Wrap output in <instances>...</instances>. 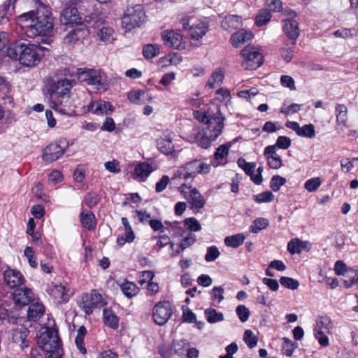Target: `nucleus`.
I'll use <instances>...</instances> for the list:
<instances>
[{"mask_svg": "<svg viewBox=\"0 0 358 358\" xmlns=\"http://www.w3.org/2000/svg\"><path fill=\"white\" fill-rule=\"evenodd\" d=\"M194 116L199 121L203 122L205 127L202 129L194 128L190 138L202 148L206 149L222 133L224 127V117L220 112H217L216 115L212 116L206 113L196 111L194 113Z\"/></svg>", "mask_w": 358, "mask_h": 358, "instance_id": "obj_1", "label": "nucleus"}, {"mask_svg": "<svg viewBox=\"0 0 358 358\" xmlns=\"http://www.w3.org/2000/svg\"><path fill=\"white\" fill-rule=\"evenodd\" d=\"M45 11L38 10L36 13L29 11L19 15L18 22L26 29L25 33L30 38L49 34L53 29V22L48 8Z\"/></svg>", "mask_w": 358, "mask_h": 358, "instance_id": "obj_2", "label": "nucleus"}, {"mask_svg": "<svg viewBox=\"0 0 358 358\" xmlns=\"http://www.w3.org/2000/svg\"><path fill=\"white\" fill-rule=\"evenodd\" d=\"M41 50L34 44L16 43L10 45L7 49V55L11 59L18 60L27 67H34L41 61Z\"/></svg>", "mask_w": 358, "mask_h": 358, "instance_id": "obj_3", "label": "nucleus"}, {"mask_svg": "<svg viewBox=\"0 0 358 358\" xmlns=\"http://www.w3.org/2000/svg\"><path fill=\"white\" fill-rule=\"evenodd\" d=\"M210 171V165L199 160H194L179 166L171 177V182L177 185L192 186V182L199 173L205 174Z\"/></svg>", "mask_w": 358, "mask_h": 358, "instance_id": "obj_4", "label": "nucleus"}, {"mask_svg": "<svg viewBox=\"0 0 358 358\" xmlns=\"http://www.w3.org/2000/svg\"><path fill=\"white\" fill-rule=\"evenodd\" d=\"M145 19V13L141 4L129 6L126 8L122 17V27L126 31L140 27Z\"/></svg>", "mask_w": 358, "mask_h": 358, "instance_id": "obj_5", "label": "nucleus"}, {"mask_svg": "<svg viewBox=\"0 0 358 358\" xmlns=\"http://www.w3.org/2000/svg\"><path fill=\"white\" fill-rule=\"evenodd\" d=\"M76 74L81 82L93 86L94 89L105 92L108 89V84L100 70L94 69H78Z\"/></svg>", "mask_w": 358, "mask_h": 358, "instance_id": "obj_6", "label": "nucleus"}, {"mask_svg": "<svg viewBox=\"0 0 358 358\" xmlns=\"http://www.w3.org/2000/svg\"><path fill=\"white\" fill-rule=\"evenodd\" d=\"M178 191L190 205V208L194 211H199L205 206L206 201L196 187L192 186L178 187Z\"/></svg>", "mask_w": 358, "mask_h": 358, "instance_id": "obj_7", "label": "nucleus"}, {"mask_svg": "<svg viewBox=\"0 0 358 358\" xmlns=\"http://www.w3.org/2000/svg\"><path fill=\"white\" fill-rule=\"evenodd\" d=\"M333 328L334 325L329 317L324 316L316 320L314 336L322 346L327 347L329 345L327 335L331 333Z\"/></svg>", "mask_w": 358, "mask_h": 358, "instance_id": "obj_8", "label": "nucleus"}, {"mask_svg": "<svg viewBox=\"0 0 358 358\" xmlns=\"http://www.w3.org/2000/svg\"><path fill=\"white\" fill-rule=\"evenodd\" d=\"M78 304L86 315H90L96 308L102 307L106 303L102 295L96 290L93 289L90 293L83 294Z\"/></svg>", "mask_w": 358, "mask_h": 358, "instance_id": "obj_9", "label": "nucleus"}, {"mask_svg": "<svg viewBox=\"0 0 358 358\" xmlns=\"http://www.w3.org/2000/svg\"><path fill=\"white\" fill-rule=\"evenodd\" d=\"M37 344L44 352L58 350L59 338L57 331L51 328L45 329L44 331L41 332L38 337Z\"/></svg>", "mask_w": 358, "mask_h": 358, "instance_id": "obj_10", "label": "nucleus"}, {"mask_svg": "<svg viewBox=\"0 0 358 358\" xmlns=\"http://www.w3.org/2000/svg\"><path fill=\"white\" fill-rule=\"evenodd\" d=\"M243 58L242 66L248 70H255L263 63V55L258 48L254 46H247L241 52Z\"/></svg>", "mask_w": 358, "mask_h": 358, "instance_id": "obj_11", "label": "nucleus"}, {"mask_svg": "<svg viewBox=\"0 0 358 358\" xmlns=\"http://www.w3.org/2000/svg\"><path fill=\"white\" fill-rule=\"evenodd\" d=\"M173 314L171 306L169 301H161L157 303L152 312L153 320L156 324L162 326L165 324Z\"/></svg>", "mask_w": 358, "mask_h": 358, "instance_id": "obj_12", "label": "nucleus"}, {"mask_svg": "<svg viewBox=\"0 0 358 358\" xmlns=\"http://www.w3.org/2000/svg\"><path fill=\"white\" fill-rule=\"evenodd\" d=\"M74 85L75 81L68 78H61L54 82L50 87L51 99L68 95Z\"/></svg>", "mask_w": 358, "mask_h": 358, "instance_id": "obj_13", "label": "nucleus"}, {"mask_svg": "<svg viewBox=\"0 0 358 358\" xmlns=\"http://www.w3.org/2000/svg\"><path fill=\"white\" fill-rule=\"evenodd\" d=\"M162 38L166 46L176 50H184L185 43L180 34L173 30H165L162 33Z\"/></svg>", "mask_w": 358, "mask_h": 358, "instance_id": "obj_14", "label": "nucleus"}, {"mask_svg": "<svg viewBox=\"0 0 358 358\" xmlns=\"http://www.w3.org/2000/svg\"><path fill=\"white\" fill-rule=\"evenodd\" d=\"M72 106V101L69 94L50 101L51 108L63 115H71L74 113Z\"/></svg>", "mask_w": 358, "mask_h": 358, "instance_id": "obj_15", "label": "nucleus"}, {"mask_svg": "<svg viewBox=\"0 0 358 358\" xmlns=\"http://www.w3.org/2000/svg\"><path fill=\"white\" fill-rule=\"evenodd\" d=\"M48 293L59 303H66L72 295L69 288L62 283L54 284L52 287H50Z\"/></svg>", "mask_w": 358, "mask_h": 358, "instance_id": "obj_16", "label": "nucleus"}, {"mask_svg": "<svg viewBox=\"0 0 358 358\" xmlns=\"http://www.w3.org/2000/svg\"><path fill=\"white\" fill-rule=\"evenodd\" d=\"M65 148L57 143H52L43 150V159L46 162H52L57 160L65 152Z\"/></svg>", "mask_w": 358, "mask_h": 358, "instance_id": "obj_17", "label": "nucleus"}, {"mask_svg": "<svg viewBox=\"0 0 358 358\" xmlns=\"http://www.w3.org/2000/svg\"><path fill=\"white\" fill-rule=\"evenodd\" d=\"M60 22L66 26H73L82 23V18L75 7H67L64 8L60 15Z\"/></svg>", "mask_w": 358, "mask_h": 358, "instance_id": "obj_18", "label": "nucleus"}, {"mask_svg": "<svg viewBox=\"0 0 358 358\" xmlns=\"http://www.w3.org/2000/svg\"><path fill=\"white\" fill-rule=\"evenodd\" d=\"M290 19L283 21V29L287 36L291 40H296L299 36V23L293 17H296V13L291 10L289 13Z\"/></svg>", "mask_w": 358, "mask_h": 358, "instance_id": "obj_19", "label": "nucleus"}, {"mask_svg": "<svg viewBox=\"0 0 358 358\" xmlns=\"http://www.w3.org/2000/svg\"><path fill=\"white\" fill-rule=\"evenodd\" d=\"M113 110L114 107L110 102L101 99L91 101L87 106V111L96 115H108Z\"/></svg>", "mask_w": 358, "mask_h": 358, "instance_id": "obj_20", "label": "nucleus"}, {"mask_svg": "<svg viewBox=\"0 0 358 358\" xmlns=\"http://www.w3.org/2000/svg\"><path fill=\"white\" fill-rule=\"evenodd\" d=\"M4 281L11 289L19 288L24 282L22 274L16 270L8 269L4 272Z\"/></svg>", "mask_w": 358, "mask_h": 358, "instance_id": "obj_21", "label": "nucleus"}, {"mask_svg": "<svg viewBox=\"0 0 358 358\" xmlns=\"http://www.w3.org/2000/svg\"><path fill=\"white\" fill-rule=\"evenodd\" d=\"M13 299L16 305L25 306L34 300V294L29 288H17L13 294Z\"/></svg>", "mask_w": 358, "mask_h": 358, "instance_id": "obj_22", "label": "nucleus"}, {"mask_svg": "<svg viewBox=\"0 0 358 358\" xmlns=\"http://www.w3.org/2000/svg\"><path fill=\"white\" fill-rule=\"evenodd\" d=\"M29 333V330L24 327L13 329L10 333L13 342L18 344L22 349L27 348L29 342L27 338Z\"/></svg>", "mask_w": 358, "mask_h": 358, "instance_id": "obj_23", "label": "nucleus"}, {"mask_svg": "<svg viewBox=\"0 0 358 358\" xmlns=\"http://www.w3.org/2000/svg\"><path fill=\"white\" fill-rule=\"evenodd\" d=\"M311 243L308 241H301L299 238L292 239L287 244V250L292 254H299L303 250L309 251Z\"/></svg>", "mask_w": 358, "mask_h": 358, "instance_id": "obj_24", "label": "nucleus"}, {"mask_svg": "<svg viewBox=\"0 0 358 358\" xmlns=\"http://www.w3.org/2000/svg\"><path fill=\"white\" fill-rule=\"evenodd\" d=\"M207 31V24L201 20H195L194 22H192L189 27L190 36L192 39L196 41L199 40L204 35H206Z\"/></svg>", "mask_w": 358, "mask_h": 358, "instance_id": "obj_25", "label": "nucleus"}, {"mask_svg": "<svg viewBox=\"0 0 358 358\" xmlns=\"http://www.w3.org/2000/svg\"><path fill=\"white\" fill-rule=\"evenodd\" d=\"M253 38V34L251 31L241 29L232 34L231 41L233 46L238 48L244 43L251 40Z\"/></svg>", "mask_w": 358, "mask_h": 358, "instance_id": "obj_26", "label": "nucleus"}, {"mask_svg": "<svg viewBox=\"0 0 358 358\" xmlns=\"http://www.w3.org/2000/svg\"><path fill=\"white\" fill-rule=\"evenodd\" d=\"M153 171L152 167L147 163H140L135 167L134 178L144 181Z\"/></svg>", "mask_w": 358, "mask_h": 358, "instance_id": "obj_27", "label": "nucleus"}, {"mask_svg": "<svg viewBox=\"0 0 358 358\" xmlns=\"http://www.w3.org/2000/svg\"><path fill=\"white\" fill-rule=\"evenodd\" d=\"M336 117L338 125L341 129L348 127V108L344 104H338L336 107Z\"/></svg>", "mask_w": 358, "mask_h": 358, "instance_id": "obj_28", "label": "nucleus"}, {"mask_svg": "<svg viewBox=\"0 0 358 358\" xmlns=\"http://www.w3.org/2000/svg\"><path fill=\"white\" fill-rule=\"evenodd\" d=\"M241 24V18L238 15L226 16L222 21V27L227 31L238 29Z\"/></svg>", "mask_w": 358, "mask_h": 358, "instance_id": "obj_29", "label": "nucleus"}, {"mask_svg": "<svg viewBox=\"0 0 358 358\" xmlns=\"http://www.w3.org/2000/svg\"><path fill=\"white\" fill-rule=\"evenodd\" d=\"M103 315L106 325L114 329L118 327V317L111 309L105 308L103 311Z\"/></svg>", "mask_w": 358, "mask_h": 358, "instance_id": "obj_30", "label": "nucleus"}, {"mask_svg": "<svg viewBox=\"0 0 358 358\" xmlns=\"http://www.w3.org/2000/svg\"><path fill=\"white\" fill-rule=\"evenodd\" d=\"M45 308L41 303H34L30 305L28 309V317L32 320H36L43 315Z\"/></svg>", "mask_w": 358, "mask_h": 358, "instance_id": "obj_31", "label": "nucleus"}, {"mask_svg": "<svg viewBox=\"0 0 358 358\" xmlns=\"http://www.w3.org/2000/svg\"><path fill=\"white\" fill-rule=\"evenodd\" d=\"M245 239L243 234L239 233L233 236H228L224 238V242L227 247L237 248L241 246Z\"/></svg>", "mask_w": 358, "mask_h": 358, "instance_id": "obj_32", "label": "nucleus"}, {"mask_svg": "<svg viewBox=\"0 0 358 358\" xmlns=\"http://www.w3.org/2000/svg\"><path fill=\"white\" fill-rule=\"evenodd\" d=\"M82 225L88 230H92L96 226V220L92 212H82L80 215Z\"/></svg>", "mask_w": 358, "mask_h": 358, "instance_id": "obj_33", "label": "nucleus"}, {"mask_svg": "<svg viewBox=\"0 0 358 358\" xmlns=\"http://www.w3.org/2000/svg\"><path fill=\"white\" fill-rule=\"evenodd\" d=\"M120 287L124 295L128 298H132L139 292L138 286L134 282L130 281L124 282L121 285Z\"/></svg>", "mask_w": 358, "mask_h": 358, "instance_id": "obj_34", "label": "nucleus"}, {"mask_svg": "<svg viewBox=\"0 0 358 358\" xmlns=\"http://www.w3.org/2000/svg\"><path fill=\"white\" fill-rule=\"evenodd\" d=\"M99 39L104 43H111L115 39V31L110 27H103L98 32Z\"/></svg>", "mask_w": 358, "mask_h": 358, "instance_id": "obj_35", "label": "nucleus"}, {"mask_svg": "<svg viewBox=\"0 0 358 358\" xmlns=\"http://www.w3.org/2000/svg\"><path fill=\"white\" fill-rule=\"evenodd\" d=\"M148 96V94L145 91L134 90L128 93L127 97L130 101L135 104H143L145 102V99Z\"/></svg>", "mask_w": 358, "mask_h": 358, "instance_id": "obj_36", "label": "nucleus"}, {"mask_svg": "<svg viewBox=\"0 0 358 358\" xmlns=\"http://www.w3.org/2000/svg\"><path fill=\"white\" fill-rule=\"evenodd\" d=\"M87 334V330L85 327L81 326L78 330V334L75 339L76 345L79 350V351L83 354L85 355L87 352L86 348L84 345V338L85 336Z\"/></svg>", "mask_w": 358, "mask_h": 358, "instance_id": "obj_37", "label": "nucleus"}, {"mask_svg": "<svg viewBox=\"0 0 358 358\" xmlns=\"http://www.w3.org/2000/svg\"><path fill=\"white\" fill-rule=\"evenodd\" d=\"M157 147L160 152L165 155L173 152L174 145L169 138H161L157 141Z\"/></svg>", "mask_w": 358, "mask_h": 358, "instance_id": "obj_38", "label": "nucleus"}, {"mask_svg": "<svg viewBox=\"0 0 358 358\" xmlns=\"http://www.w3.org/2000/svg\"><path fill=\"white\" fill-rule=\"evenodd\" d=\"M269 224V222L266 218L259 217L255 219L250 227V231L257 234L261 230L266 229Z\"/></svg>", "mask_w": 358, "mask_h": 358, "instance_id": "obj_39", "label": "nucleus"}, {"mask_svg": "<svg viewBox=\"0 0 358 358\" xmlns=\"http://www.w3.org/2000/svg\"><path fill=\"white\" fill-rule=\"evenodd\" d=\"M205 316L209 323L213 324L221 322L224 320V315L222 313L217 312L215 309L210 308L205 310Z\"/></svg>", "mask_w": 358, "mask_h": 358, "instance_id": "obj_40", "label": "nucleus"}, {"mask_svg": "<svg viewBox=\"0 0 358 358\" xmlns=\"http://www.w3.org/2000/svg\"><path fill=\"white\" fill-rule=\"evenodd\" d=\"M236 141L237 138L219 146L215 152V159L216 160H220L225 158L229 154V148Z\"/></svg>", "mask_w": 358, "mask_h": 358, "instance_id": "obj_41", "label": "nucleus"}, {"mask_svg": "<svg viewBox=\"0 0 358 358\" xmlns=\"http://www.w3.org/2000/svg\"><path fill=\"white\" fill-rule=\"evenodd\" d=\"M224 79V73L221 69L215 71L210 77L207 85L210 88H213L220 85Z\"/></svg>", "mask_w": 358, "mask_h": 358, "instance_id": "obj_42", "label": "nucleus"}, {"mask_svg": "<svg viewBox=\"0 0 358 358\" xmlns=\"http://www.w3.org/2000/svg\"><path fill=\"white\" fill-rule=\"evenodd\" d=\"M188 347L189 343L185 339L177 340L173 343V349L175 353L180 356L185 354Z\"/></svg>", "mask_w": 358, "mask_h": 358, "instance_id": "obj_43", "label": "nucleus"}, {"mask_svg": "<svg viewBox=\"0 0 358 358\" xmlns=\"http://www.w3.org/2000/svg\"><path fill=\"white\" fill-rule=\"evenodd\" d=\"M159 54V47L155 44H147L143 47V55L146 59H152Z\"/></svg>", "mask_w": 358, "mask_h": 358, "instance_id": "obj_44", "label": "nucleus"}, {"mask_svg": "<svg viewBox=\"0 0 358 358\" xmlns=\"http://www.w3.org/2000/svg\"><path fill=\"white\" fill-rule=\"evenodd\" d=\"M299 136L313 138L315 136V127L312 124H305L303 127H300V131L298 134Z\"/></svg>", "mask_w": 358, "mask_h": 358, "instance_id": "obj_45", "label": "nucleus"}, {"mask_svg": "<svg viewBox=\"0 0 358 358\" xmlns=\"http://www.w3.org/2000/svg\"><path fill=\"white\" fill-rule=\"evenodd\" d=\"M271 18V14L267 9H262L256 17V24L259 27L268 23Z\"/></svg>", "mask_w": 358, "mask_h": 358, "instance_id": "obj_46", "label": "nucleus"}, {"mask_svg": "<svg viewBox=\"0 0 358 358\" xmlns=\"http://www.w3.org/2000/svg\"><path fill=\"white\" fill-rule=\"evenodd\" d=\"M184 223L186 229L190 231L189 233L199 231L201 229V225L194 217L186 218Z\"/></svg>", "mask_w": 358, "mask_h": 358, "instance_id": "obj_47", "label": "nucleus"}, {"mask_svg": "<svg viewBox=\"0 0 358 358\" xmlns=\"http://www.w3.org/2000/svg\"><path fill=\"white\" fill-rule=\"evenodd\" d=\"M322 180L319 177L312 178L306 181L304 184L305 189L309 192H315L321 185Z\"/></svg>", "mask_w": 358, "mask_h": 358, "instance_id": "obj_48", "label": "nucleus"}, {"mask_svg": "<svg viewBox=\"0 0 358 358\" xmlns=\"http://www.w3.org/2000/svg\"><path fill=\"white\" fill-rule=\"evenodd\" d=\"M280 282L283 287L292 290L296 289L299 286L298 280L289 277H281L280 278Z\"/></svg>", "mask_w": 358, "mask_h": 358, "instance_id": "obj_49", "label": "nucleus"}, {"mask_svg": "<svg viewBox=\"0 0 358 358\" xmlns=\"http://www.w3.org/2000/svg\"><path fill=\"white\" fill-rule=\"evenodd\" d=\"M286 182V179L280 176H273L270 182V187L274 192L278 191Z\"/></svg>", "mask_w": 358, "mask_h": 358, "instance_id": "obj_50", "label": "nucleus"}, {"mask_svg": "<svg viewBox=\"0 0 358 358\" xmlns=\"http://www.w3.org/2000/svg\"><path fill=\"white\" fill-rule=\"evenodd\" d=\"M274 195L270 191H266L254 196V200L258 203H267L273 200Z\"/></svg>", "mask_w": 358, "mask_h": 358, "instance_id": "obj_51", "label": "nucleus"}, {"mask_svg": "<svg viewBox=\"0 0 358 358\" xmlns=\"http://www.w3.org/2000/svg\"><path fill=\"white\" fill-rule=\"evenodd\" d=\"M243 340L250 348H253L256 346L258 341L257 336L250 329H247L245 331Z\"/></svg>", "mask_w": 358, "mask_h": 358, "instance_id": "obj_52", "label": "nucleus"}, {"mask_svg": "<svg viewBox=\"0 0 358 358\" xmlns=\"http://www.w3.org/2000/svg\"><path fill=\"white\" fill-rule=\"evenodd\" d=\"M296 347L297 344L292 343L287 338H283L282 351L284 355L291 356Z\"/></svg>", "mask_w": 358, "mask_h": 358, "instance_id": "obj_53", "label": "nucleus"}, {"mask_svg": "<svg viewBox=\"0 0 358 358\" xmlns=\"http://www.w3.org/2000/svg\"><path fill=\"white\" fill-rule=\"evenodd\" d=\"M220 252L217 246L213 245L207 248V252L205 255V260L207 262L215 261L220 256Z\"/></svg>", "mask_w": 358, "mask_h": 358, "instance_id": "obj_54", "label": "nucleus"}, {"mask_svg": "<svg viewBox=\"0 0 358 358\" xmlns=\"http://www.w3.org/2000/svg\"><path fill=\"white\" fill-rule=\"evenodd\" d=\"M236 313L242 322H245L250 315L249 309L244 305H239L236 307Z\"/></svg>", "mask_w": 358, "mask_h": 358, "instance_id": "obj_55", "label": "nucleus"}, {"mask_svg": "<svg viewBox=\"0 0 358 358\" xmlns=\"http://www.w3.org/2000/svg\"><path fill=\"white\" fill-rule=\"evenodd\" d=\"M196 241V236L192 233H188L186 236L180 241L179 247L182 250H185Z\"/></svg>", "mask_w": 358, "mask_h": 358, "instance_id": "obj_56", "label": "nucleus"}, {"mask_svg": "<svg viewBox=\"0 0 358 358\" xmlns=\"http://www.w3.org/2000/svg\"><path fill=\"white\" fill-rule=\"evenodd\" d=\"M301 110V105L298 103H292L289 106H283L280 108V113L286 115H290L299 112Z\"/></svg>", "mask_w": 358, "mask_h": 358, "instance_id": "obj_57", "label": "nucleus"}, {"mask_svg": "<svg viewBox=\"0 0 358 358\" xmlns=\"http://www.w3.org/2000/svg\"><path fill=\"white\" fill-rule=\"evenodd\" d=\"M237 164L240 168L244 170L247 175L252 172L255 168V163L247 162L244 159L240 158L237 161Z\"/></svg>", "mask_w": 358, "mask_h": 358, "instance_id": "obj_58", "label": "nucleus"}, {"mask_svg": "<svg viewBox=\"0 0 358 358\" xmlns=\"http://www.w3.org/2000/svg\"><path fill=\"white\" fill-rule=\"evenodd\" d=\"M135 217H137L139 222L142 224L149 223L151 220V215L143 210H136L134 212Z\"/></svg>", "mask_w": 358, "mask_h": 358, "instance_id": "obj_59", "label": "nucleus"}, {"mask_svg": "<svg viewBox=\"0 0 358 358\" xmlns=\"http://www.w3.org/2000/svg\"><path fill=\"white\" fill-rule=\"evenodd\" d=\"M357 34L355 29H341L336 31L334 34L336 37L347 38L352 37Z\"/></svg>", "mask_w": 358, "mask_h": 358, "instance_id": "obj_60", "label": "nucleus"}, {"mask_svg": "<svg viewBox=\"0 0 358 358\" xmlns=\"http://www.w3.org/2000/svg\"><path fill=\"white\" fill-rule=\"evenodd\" d=\"M24 253L28 259L29 265L32 268H36V266H37L36 258L34 255L33 248L31 247H26Z\"/></svg>", "mask_w": 358, "mask_h": 358, "instance_id": "obj_61", "label": "nucleus"}, {"mask_svg": "<svg viewBox=\"0 0 358 358\" xmlns=\"http://www.w3.org/2000/svg\"><path fill=\"white\" fill-rule=\"evenodd\" d=\"M224 289L219 287H214L211 290V298L213 301L220 303L224 299Z\"/></svg>", "mask_w": 358, "mask_h": 358, "instance_id": "obj_62", "label": "nucleus"}, {"mask_svg": "<svg viewBox=\"0 0 358 358\" xmlns=\"http://www.w3.org/2000/svg\"><path fill=\"white\" fill-rule=\"evenodd\" d=\"M182 318L185 322L193 323L196 322V315L187 307L182 308Z\"/></svg>", "mask_w": 358, "mask_h": 358, "instance_id": "obj_63", "label": "nucleus"}, {"mask_svg": "<svg viewBox=\"0 0 358 358\" xmlns=\"http://www.w3.org/2000/svg\"><path fill=\"white\" fill-rule=\"evenodd\" d=\"M291 139L289 137L280 136L277 138L275 145L281 149H287L291 145Z\"/></svg>", "mask_w": 358, "mask_h": 358, "instance_id": "obj_64", "label": "nucleus"}]
</instances>
